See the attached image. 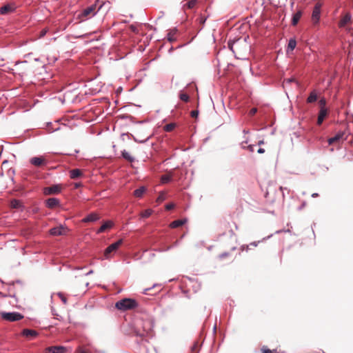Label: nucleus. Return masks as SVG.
Returning <instances> with one entry per match:
<instances>
[{
  "label": "nucleus",
  "instance_id": "nucleus-30",
  "mask_svg": "<svg viewBox=\"0 0 353 353\" xmlns=\"http://www.w3.org/2000/svg\"><path fill=\"white\" fill-rule=\"evenodd\" d=\"M10 204L12 208H19L21 207V202L16 199L12 200Z\"/></svg>",
  "mask_w": 353,
  "mask_h": 353
},
{
  "label": "nucleus",
  "instance_id": "nucleus-19",
  "mask_svg": "<svg viewBox=\"0 0 353 353\" xmlns=\"http://www.w3.org/2000/svg\"><path fill=\"white\" fill-rule=\"evenodd\" d=\"M186 222H187V219H178V220L172 221L170 224V227L172 228H179L180 226H182Z\"/></svg>",
  "mask_w": 353,
  "mask_h": 353
},
{
  "label": "nucleus",
  "instance_id": "nucleus-6",
  "mask_svg": "<svg viewBox=\"0 0 353 353\" xmlns=\"http://www.w3.org/2000/svg\"><path fill=\"white\" fill-rule=\"evenodd\" d=\"M347 135L346 134L345 131H340L333 137H331L328 139V143L330 145L334 143H339L341 141H344L347 139Z\"/></svg>",
  "mask_w": 353,
  "mask_h": 353
},
{
  "label": "nucleus",
  "instance_id": "nucleus-40",
  "mask_svg": "<svg viewBox=\"0 0 353 353\" xmlns=\"http://www.w3.org/2000/svg\"><path fill=\"white\" fill-rule=\"evenodd\" d=\"M174 208V203H168L165 205V209L167 210H170L173 209Z\"/></svg>",
  "mask_w": 353,
  "mask_h": 353
},
{
  "label": "nucleus",
  "instance_id": "nucleus-14",
  "mask_svg": "<svg viewBox=\"0 0 353 353\" xmlns=\"http://www.w3.org/2000/svg\"><path fill=\"white\" fill-rule=\"evenodd\" d=\"M99 219V216L97 213H91L88 214L86 217L82 219V221L84 223L88 222H94Z\"/></svg>",
  "mask_w": 353,
  "mask_h": 353
},
{
  "label": "nucleus",
  "instance_id": "nucleus-15",
  "mask_svg": "<svg viewBox=\"0 0 353 353\" xmlns=\"http://www.w3.org/2000/svg\"><path fill=\"white\" fill-rule=\"evenodd\" d=\"M59 205V199L56 198H50L46 200V206L49 208H54Z\"/></svg>",
  "mask_w": 353,
  "mask_h": 353
},
{
  "label": "nucleus",
  "instance_id": "nucleus-38",
  "mask_svg": "<svg viewBox=\"0 0 353 353\" xmlns=\"http://www.w3.org/2000/svg\"><path fill=\"white\" fill-rule=\"evenodd\" d=\"M76 353H88V350H85L81 347H79L77 349V351H76Z\"/></svg>",
  "mask_w": 353,
  "mask_h": 353
},
{
  "label": "nucleus",
  "instance_id": "nucleus-9",
  "mask_svg": "<svg viewBox=\"0 0 353 353\" xmlns=\"http://www.w3.org/2000/svg\"><path fill=\"white\" fill-rule=\"evenodd\" d=\"M14 66L15 69L12 70H15L20 76H23L27 72V61L17 62Z\"/></svg>",
  "mask_w": 353,
  "mask_h": 353
},
{
  "label": "nucleus",
  "instance_id": "nucleus-39",
  "mask_svg": "<svg viewBox=\"0 0 353 353\" xmlns=\"http://www.w3.org/2000/svg\"><path fill=\"white\" fill-rule=\"evenodd\" d=\"M59 296L60 297V299H61V301H63V303L64 304L67 303V299H66V297L63 294L59 293Z\"/></svg>",
  "mask_w": 353,
  "mask_h": 353
},
{
  "label": "nucleus",
  "instance_id": "nucleus-41",
  "mask_svg": "<svg viewBox=\"0 0 353 353\" xmlns=\"http://www.w3.org/2000/svg\"><path fill=\"white\" fill-rule=\"evenodd\" d=\"M256 112H257V109H256V108H252V109L250 110V114L251 116H253V115H254V114H256Z\"/></svg>",
  "mask_w": 353,
  "mask_h": 353
},
{
  "label": "nucleus",
  "instance_id": "nucleus-17",
  "mask_svg": "<svg viewBox=\"0 0 353 353\" xmlns=\"http://www.w3.org/2000/svg\"><path fill=\"white\" fill-rule=\"evenodd\" d=\"M327 109L320 110L319 116H318V119H317L318 125H321L323 123V121L324 119L325 118V117L327 116Z\"/></svg>",
  "mask_w": 353,
  "mask_h": 353
},
{
  "label": "nucleus",
  "instance_id": "nucleus-3",
  "mask_svg": "<svg viewBox=\"0 0 353 353\" xmlns=\"http://www.w3.org/2000/svg\"><path fill=\"white\" fill-rule=\"evenodd\" d=\"M101 8V6L97 10V5L93 4L86 8H85L81 14L79 15V17L81 20H84L85 19L90 18L95 15L97 11Z\"/></svg>",
  "mask_w": 353,
  "mask_h": 353
},
{
  "label": "nucleus",
  "instance_id": "nucleus-47",
  "mask_svg": "<svg viewBox=\"0 0 353 353\" xmlns=\"http://www.w3.org/2000/svg\"><path fill=\"white\" fill-rule=\"evenodd\" d=\"M74 186L76 188H78L81 186V183H75Z\"/></svg>",
  "mask_w": 353,
  "mask_h": 353
},
{
  "label": "nucleus",
  "instance_id": "nucleus-45",
  "mask_svg": "<svg viewBox=\"0 0 353 353\" xmlns=\"http://www.w3.org/2000/svg\"><path fill=\"white\" fill-rule=\"evenodd\" d=\"M227 256H228V254H227V253H223V254H221L219 256V257H220V259H223V258L226 257Z\"/></svg>",
  "mask_w": 353,
  "mask_h": 353
},
{
  "label": "nucleus",
  "instance_id": "nucleus-11",
  "mask_svg": "<svg viewBox=\"0 0 353 353\" xmlns=\"http://www.w3.org/2000/svg\"><path fill=\"white\" fill-rule=\"evenodd\" d=\"M30 162L36 167H41L47 163V161L43 157H32L30 159Z\"/></svg>",
  "mask_w": 353,
  "mask_h": 353
},
{
  "label": "nucleus",
  "instance_id": "nucleus-29",
  "mask_svg": "<svg viewBox=\"0 0 353 353\" xmlns=\"http://www.w3.org/2000/svg\"><path fill=\"white\" fill-rule=\"evenodd\" d=\"M152 210L150 209H148V210H145L143 212H142L141 214V216L143 218H148L152 214Z\"/></svg>",
  "mask_w": 353,
  "mask_h": 353
},
{
  "label": "nucleus",
  "instance_id": "nucleus-51",
  "mask_svg": "<svg viewBox=\"0 0 353 353\" xmlns=\"http://www.w3.org/2000/svg\"><path fill=\"white\" fill-rule=\"evenodd\" d=\"M196 345H194V347H193V348H192V350H194V349H196Z\"/></svg>",
  "mask_w": 353,
  "mask_h": 353
},
{
  "label": "nucleus",
  "instance_id": "nucleus-7",
  "mask_svg": "<svg viewBox=\"0 0 353 353\" xmlns=\"http://www.w3.org/2000/svg\"><path fill=\"white\" fill-rule=\"evenodd\" d=\"M68 231V228L62 225L58 227H54L50 230V234L52 236H61L65 235Z\"/></svg>",
  "mask_w": 353,
  "mask_h": 353
},
{
  "label": "nucleus",
  "instance_id": "nucleus-42",
  "mask_svg": "<svg viewBox=\"0 0 353 353\" xmlns=\"http://www.w3.org/2000/svg\"><path fill=\"white\" fill-rule=\"evenodd\" d=\"M198 114H199V112H198V111H196V110H192V111L191 112V116H192V117H196L198 116Z\"/></svg>",
  "mask_w": 353,
  "mask_h": 353
},
{
  "label": "nucleus",
  "instance_id": "nucleus-18",
  "mask_svg": "<svg viewBox=\"0 0 353 353\" xmlns=\"http://www.w3.org/2000/svg\"><path fill=\"white\" fill-rule=\"evenodd\" d=\"M176 34H177V30L176 29H172L169 31L168 33V40L172 43L176 40Z\"/></svg>",
  "mask_w": 353,
  "mask_h": 353
},
{
  "label": "nucleus",
  "instance_id": "nucleus-16",
  "mask_svg": "<svg viewBox=\"0 0 353 353\" xmlns=\"http://www.w3.org/2000/svg\"><path fill=\"white\" fill-rule=\"evenodd\" d=\"M351 21V15L350 13H346L344 17L339 21V26L342 28L345 26Z\"/></svg>",
  "mask_w": 353,
  "mask_h": 353
},
{
  "label": "nucleus",
  "instance_id": "nucleus-32",
  "mask_svg": "<svg viewBox=\"0 0 353 353\" xmlns=\"http://www.w3.org/2000/svg\"><path fill=\"white\" fill-rule=\"evenodd\" d=\"M179 98L181 101L188 102L189 101V96L184 92H181L179 94Z\"/></svg>",
  "mask_w": 353,
  "mask_h": 353
},
{
  "label": "nucleus",
  "instance_id": "nucleus-23",
  "mask_svg": "<svg viewBox=\"0 0 353 353\" xmlns=\"http://www.w3.org/2000/svg\"><path fill=\"white\" fill-rule=\"evenodd\" d=\"M112 223L110 221H107L104 223L97 230V233H102L105 232L107 229H109L112 227Z\"/></svg>",
  "mask_w": 353,
  "mask_h": 353
},
{
  "label": "nucleus",
  "instance_id": "nucleus-34",
  "mask_svg": "<svg viewBox=\"0 0 353 353\" xmlns=\"http://www.w3.org/2000/svg\"><path fill=\"white\" fill-rule=\"evenodd\" d=\"M325 105H326L325 99L324 98L321 99L319 101L320 110L326 109Z\"/></svg>",
  "mask_w": 353,
  "mask_h": 353
},
{
  "label": "nucleus",
  "instance_id": "nucleus-1",
  "mask_svg": "<svg viewBox=\"0 0 353 353\" xmlns=\"http://www.w3.org/2000/svg\"><path fill=\"white\" fill-rule=\"evenodd\" d=\"M137 306V303L134 299L127 298L117 301L115 304L116 308L121 311L132 310Z\"/></svg>",
  "mask_w": 353,
  "mask_h": 353
},
{
  "label": "nucleus",
  "instance_id": "nucleus-12",
  "mask_svg": "<svg viewBox=\"0 0 353 353\" xmlns=\"http://www.w3.org/2000/svg\"><path fill=\"white\" fill-rule=\"evenodd\" d=\"M66 348L63 346H51L45 349V353H65Z\"/></svg>",
  "mask_w": 353,
  "mask_h": 353
},
{
  "label": "nucleus",
  "instance_id": "nucleus-31",
  "mask_svg": "<svg viewBox=\"0 0 353 353\" xmlns=\"http://www.w3.org/2000/svg\"><path fill=\"white\" fill-rule=\"evenodd\" d=\"M166 198L165 193V192H161L159 195V196L157 199V202L160 203L163 202Z\"/></svg>",
  "mask_w": 353,
  "mask_h": 353
},
{
  "label": "nucleus",
  "instance_id": "nucleus-49",
  "mask_svg": "<svg viewBox=\"0 0 353 353\" xmlns=\"http://www.w3.org/2000/svg\"><path fill=\"white\" fill-rule=\"evenodd\" d=\"M263 143H264L263 140L259 141V143H258L259 145H262Z\"/></svg>",
  "mask_w": 353,
  "mask_h": 353
},
{
  "label": "nucleus",
  "instance_id": "nucleus-28",
  "mask_svg": "<svg viewBox=\"0 0 353 353\" xmlns=\"http://www.w3.org/2000/svg\"><path fill=\"white\" fill-rule=\"evenodd\" d=\"M172 179V175L170 174H164L161 176V180L163 183H168Z\"/></svg>",
  "mask_w": 353,
  "mask_h": 353
},
{
  "label": "nucleus",
  "instance_id": "nucleus-4",
  "mask_svg": "<svg viewBox=\"0 0 353 353\" xmlns=\"http://www.w3.org/2000/svg\"><path fill=\"white\" fill-rule=\"evenodd\" d=\"M1 316L3 320L14 322L18 321L23 319V315L20 314L19 312H1Z\"/></svg>",
  "mask_w": 353,
  "mask_h": 353
},
{
  "label": "nucleus",
  "instance_id": "nucleus-25",
  "mask_svg": "<svg viewBox=\"0 0 353 353\" xmlns=\"http://www.w3.org/2000/svg\"><path fill=\"white\" fill-rule=\"evenodd\" d=\"M122 157L129 162H133L134 160V158L129 152H126L125 150H123L122 152Z\"/></svg>",
  "mask_w": 353,
  "mask_h": 353
},
{
  "label": "nucleus",
  "instance_id": "nucleus-50",
  "mask_svg": "<svg viewBox=\"0 0 353 353\" xmlns=\"http://www.w3.org/2000/svg\"><path fill=\"white\" fill-rule=\"evenodd\" d=\"M292 81H294V79H289L287 80V81L289 82V83Z\"/></svg>",
  "mask_w": 353,
  "mask_h": 353
},
{
  "label": "nucleus",
  "instance_id": "nucleus-48",
  "mask_svg": "<svg viewBox=\"0 0 353 353\" xmlns=\"http://www.w3.org/2000/svg\"><path fill=\"white\" fill-rule=\"evenodd\" d=\"M318 196H319V194L317 193H314V194H312V197H316Z\"/></svg>",
  "mask_w": 353,
  "mask_h": 353
},
{
  "label": "nucleus",
  "instance_id": "nucleus-33",
  "mask_svg": "<svg viewBox=\"0 0 353 353\" xmlns=\"http://www.w3.org/2000/svg\"><path fill=\"white\" fill-rule=\"evenodd\" d=\"M244 143H248V141H243L241 143V146L243 149H248L250 152H253L254 151V145H249L248 146H245L244 145Z\"/></svg>",
  "mask_w": 353,
  "mask_h": 353
},
{
  "label": "nucleus",
  "instance_id": "nucleus-5",
  "mask_svg": "<svg viewBox=\"0 0 353 353\" xmlns=\"http://www.w3.org/2000/svg\"><path fill=\"white\" fill-rule=\"evenodd\" d=\"M321 3H316L314 7L312 14V22L313 26H316L320 20L321 17Z\"/></svg>",
  "mask_w": 353,
  "mask_h": 353
},
{
  "label": "nucleus",
  "instance_id": "nucleus-8",
  "mask_svg": "<svg viewBox=\"0 0 353 353\" xmlns=\"http://www.w3.org/2000/svg\"><path fill=\"white\" fill-rule=\"evenodd\" d=\"M61 189H62L61 185H59V184L53 185L52 186L45 188L43 189V193L46 195L57 194H59L61 191Z\"/></svg>",
  "mask_w": 353,
  "mask_h": 353
},
{
  "label": "nucleus",
  "instance_id": "nucleus-24",
  "mask_svg": "<svg viewBox=\"0 0 353 353\" xmlns=\"http://www.w3.org/2000/svg\"><path fill=\"white\" fill-rule=\"evenodd\" d=\"M317 99V94L315 91H312L307 99V102L309 103L316 101Z\"/></svg>",
  "mask_w": 353,
  "mask_h": 353
},
{
  "label": "nucleus",
  "instance_id": "nucleus-43",
  "mask_svg": "<svg viewBox=\"0 0 353 353\" xmlns=\"http://www.w3.org/2000/svg\"><path fill=\"white\" fill-rule=\"evenodd\" d=\"M130 29L134 32H137V28L134 25H131Z\"/></svg>",
  "mask_w": 353,
  "mask_h": 353
},
{
  "label": "nucleus",
  "instance_id": "nucleus-37",
  "mask_svg": "<svg viewBox=\"0 0 353 353\" xmlns=\"http://www.w3.org/2000/svg\"><path fill=\"white\" fill-rule=\"evenodd\" d=\"M195 4H196V1L195 0H191L189 2L187 3V6H188V8L191 9V8H193L194 7Z\"/></svg>",
  "mask_w": 353,
  "mask_h": 353
},
{
  "label": "nucleus",
  "instance_id": "nucleus-26",
  "mask_svg": "<svg viewBox=\"0 0 353 353\" xmlns=\"http://www.w3.org/2000/svg\"><path fill=\"white\" fill-rule=\"evenodd\" d=\"M296 45V41L294 39H291L289 41L288 46V50L292 51L295 48Z\"/></svg>",
  "mask_w": 353,
  "mask_h": 353
},
{
  "label": "nucleus",
  "instance_id": "nucleus-46",
  "mask_svg": "<svg viewBox=\"0 0 353 353\" xmlns=\"http://www.w3.org/2000/svg\"><path fill=\"white\" fill-rule=\"evenodd\" d=\"M265 152V150L263 148H259L258 150V153L259 154H263Z\"/></svg>",
  "mask_w": 353,
  "mask_h": 353
},
{
  "label": "nucleus",
  "instance_id": "nucleus-10",
  "mask_svg": "<svg viewBox=\"0 0 353 353\" xmlns=\"http://www.w3.org/2000/svg\"><path fill=\"white\" fill-rule=\"evenodd\" d=\"M16 8L17 6L15 3H8L0 8V14L3 15L8 14L10 13L13 12L16 10Z\"/></svg>",
  "mask_w": 353,
  "mask_h": 353
},
{
  "label": "nucleus",
  "instance_id": "nucleus-2",
  "mask_svg": "<svg viewBox=\"0 0 353 353\" xmlns=\"http://www.w3.org/2000/svg\"><path fill=\"white\" fill-rule=\"evenodd\" d=\"M123 240L119 239L117 242L112 243L103 252V259H108L112 257L117 250L119 248V247L122 245Z\"/></svg>",
  "mask_w": 353,
  "mask_h": 353
},
{
  "label": "nucleus",
  "instance_id": "nucleus-13",
  "mask_svg": "<svg viewBox=\"0 0 353 353\" xmlns=\"http://www.w3.org/2000/svg\"><path fill=\"white\" fill-rule=\"evenodd\" d=\"M83 175V171L79 169H73L70 170V177L72 179L81 178Z\"/></svg>",
  "mask_w": 353,
  "mask_h": 353
},
{
  "label": "nucleus",
  "instance_id": "nucleus-35",
  "mask_svg": "<svg viewBox=\"0 0 353 353\" xmlns=\"http://www.w3.org/2000/svg\"><path fill=\"white\" fill-rule=\"evenodd\" d=\"M261 352L262 353H277L276 352V350H270L269 349H268L266 347L263 346L262 348H261Z\"/></svg>",
  "mask_w": 353,
  "mask_h": 353
},
{
  "label": "nucleus",
  "instance_id": "nucleus-21",
  "mask_svg": "<svg viewBox=\"0 0 353 353\" xmlns=\"http://www.w3.org/2000/svg\"><path fill=\"white\" fill-rule=\"evenodd\" d=\"M302 16V12L301 10H299L295 14H294L292 19V24L293 26H296L299 21L300 20L301 17Z\"/></svg>",
  "mask_w": 353,
  "mask_h": 353
},
{
  "label": "nucleus",
  "instance_id": "nucleus-36",
  "mask_svg": "<svg viewBox=\"0 0 353 353\" xmlns=\"http://www.w3.org/2000/svg\"><path fill=\"white\" fill-rule=\"evenodd\" d=\"M147 324H148V327L145 328V327H143L144 331L146 332L147 334H150L152 331V325L150 322H148Z\"/></svg>",
  "mask_w": 353,
  "mask_h": 353
},
{
  "label": "nucleus",
  "instance_id": "nucleus-27",
  "mask_svg": "<svg viewBox=\"0 0 353 353\" xmlns=\"http://www.w3.org/2000/svg\"><path fill=\"white\" fill-rule=\"evenodd\" d=\"M176 127V124L174 123H170L167 125H165L163 127V129L166 132H171Z\"/></svg>",
  "mask_w": 353,
  "mask_h": 353
},
{
  "label": "nucleus",
  "instance_id": "nucleus-22",
  "mask_svg": "<svg viewBox=\"0 0 353 353\" xmlns=\"http://www.w3.org/2000/svg\"><path fill=\"white\" fill-rule=\"evenodd\" d=\"M145 191L146 188L144 186H141L134 191V195L137 198H141Z\"/></svg>",
  "mask_w": 353,
  "mask_h": 353
},
{
  "label": "nucleus",
  "instance_id": "nucleus-44",
  "mask_svg": "<svg viewBox=\"0 0 353 353\" xmlns=\"http://www.w3.org/2000/svg\"><path fill=\"white\" fill-rule=\"evenodd\" d=\"M47 30L43 29L41 31L40 37H43L46 34Z\"/></svg>",
  "mask_w": 353,
  "mask_h": 353
},
{
  "label": "nucleus",
  "instance_id": "nucleus-20",
  "mask_svg": "<svg viewBox=\"0 0 353 353\" xmlns=\"http://www.w3.org/2000/svg\"><path fill=\"white\" fill-rule=\"evenodd\" d=\"M22 334L24 336L32 338L37 335L36 331L29 329H24L22 332Z\"/></svg>",
  "mask_w": 353,
  "mask_h": 353
}]
</instances>
